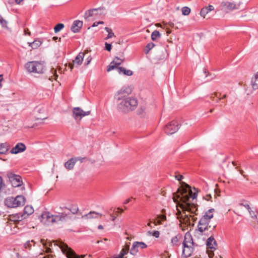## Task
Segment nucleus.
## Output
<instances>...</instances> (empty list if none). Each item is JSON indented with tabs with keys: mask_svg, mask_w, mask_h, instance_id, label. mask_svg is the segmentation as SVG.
<instances>
[{
	"mask_svg": "<svg viewBox=\"0 0 258 258\" xmlns=\"http://www.w3.org/2000/svg\"><path fill=\"white\" fill-rule=\"evenodd\" d=\"M84 56V52H80L76 57L75 59L73 60V63H70L69 64L71 69L72 70L74 66L75 65H77V67L80 66L82 63Z\"/></svg>",
	"mask_w": 258,
	"mask_h": 258,
	"instance_id": "nucleus-12",
	"label": "nucleus"
},
{
	"mask_svg": "<svg viewBox=\"0 0 258 258\" xmlns=\"http://www.w3.org/2000/svg\"><path fill=\"white\" fill-rule=\"evenodd\" d=\"M24 0H15V3L19 5V4H20L21 2L23 1Z\"/></svg>",
	"mask_w": 258,
	"mask_h": 258,
	"instance_id": "nucleus-60",
	"label": "nucleus"
},
{
	"mask_svg": "<svg viewBox=\"0 0 258 258\" xmlns=\"http://www.w3.org/2000/svg\"><path fill=\"white\" fill-rule=\"evenodd\" d=\"M154 46L155 44L152 42L148 43L145 49V53H148L149 52V51L154 47Z\"/></svg>",
	"mask_w": 258,
	"mask_h": 258,
	"instance_id": "nucleus-41",
	"label": "nucleus"
},
{
	"mask_svg": "<svg viewBox=\"0 0 258 258\" xmlns=\"http://www.w3.org/2000/svg\"><path fill=\"white\" fill-rule=\"evenodd\" d=\"M206 8L209 10V12L214 10V7L212 5H209L208 7H206Z\"/></svg>",
	"mask_w": 258,
	"mask_h": 258,
	"instance_id": "nucleus-54",
	"label": "nucleus"
},
{
	"mask_svg": "<svg viewBox=\"0 0 258 258\" xmlns=\"http://www.w3.org/2000/svg\"><path fill=\"white\" fill-rule=\"evenodd\" d=\"M195 246L188 245V247L183 246L182 255L185 257H188L191 255V253L194 250Z\"/></svg>",
	"mask_w": 258,
	"mask_h": 258,
	"instance_id": "nucleus-23",
	"label": "nucleus"
},
{
	"mask_svg": "<svg viewBox=\"0 0 258 258\" xmlns=\"http://www.w3.org/2000/svg\"><path fill=\"white\" fill-rule=\"evenodd\" d=\"M122 62V59H120L117 57H115L114 59V60L108 66L107 71L110 72L111 70L114 69L115 68L117 70V68H118L117 66L121 64Z\"/></svg>",
	"mask_w": 258,
	"mask_h": 258,
	"instance_id": "nucleus-16",
	"label": "nucleus"
},
{
	"mask_svg": "<svg viewBox=\"0 0 258 258\" xmlns=\"http://www.w3.org/2000/svg\"><path fill=\"white\" fill-rule=\"evenodd\" d=\"M175 178L178 181H181V179L183 178V176L180 174H178L175 175Z\"/></svg>",
	"mask_w": 258,
	"mask_h": 258,
	"instance_id": "nucleus-51",
	"label": "nucleus"
},
{
	"mask_svg": "<svg viewBox=\"0 0 258 258\" xmlns=\"http://www.w3.org/2000/svg\"><path fill=\"white\" fill-rule=\"evenodd\" d=\"M67 216V214L64 213H58L57 215H53V223L64 220Z\"/></svg>",
	"mask_w": 258,
	"mask_h": 258,
	"instance_id": "nucleus-24",
	"label": "nucleus"
},
{
	"mask_svg": "<svg viewBox=\"0 0 258 258\" xmlns=\"http://www.w3.org/2000/svg\"><path fill=\"white\" fill-rule=\"evenodd\" d=\"M135 243H136L137 246H138V248H140L141 249H145L147 247V245L143 242L136 241Z\"/></svg>",
	"mask_w": 258,
	"mask_h": 258,
	"instance_id": "nucleus-42",
	"label": "nucleus"
},
{
	"mask_svg": "<svg viewBox=\"0 0 258 258\" xmlns=\"http://www.w3.org/2000/svg\"><path fill=\"white\" fill-rule=\"evenodd\" d=\"M57 245L60 247L62 252L66 254L68 258H83L85 255H78L69 247L67 244L62 241H59Z\"/></svg>",
	"mask_w": 258,
	"mask_h": 258,
	"instance_id": "nucleus-5",
	"label": "nucleus"
},
{
	"mask_svg": "<svg viewBox=\"0 0 258 258\" xmlns=\"http://www.w3.org/2000/svg\"><path fill=\"white\" fill-rule=\"evenodd\" d=\"M207 246L208 248L215 250L217 248V244L216 241L213 236H210L207 240Z\"/></svg>",
	"mask_w": 258,
	"mask_h": 258,
	"instance_id": "nucleus-20",
	"label": "nucleus"
},
{
	"mask_svg": "<svg viewBox=\"0 0 258 258\" xmlns=\"http://www.w3.org/2000/svg\"><path fill=\"white\" fill-rule=\"evenodd\" d=\"M69 210L73 214H76L78 211V208H75L72 209H69Z\"/></svg>",
	"mask_w": 258,
	"mask_h": 258,
	"instance_id": "nucleus-50",
	"label": "nucleus"
},
{
	"mask_svg": "<svg viewBox=\"0 0 258 258\" xmlns=\"http://www.w3.org/2000/svg\"><path fill=\"white\" fill-rule=\"evenodd\" d=\"M58 39V37H53L52 39L54 40V41H56V40H57Z\"/></svg>",
	"mask_w": 258,
	"mask_h": 258,
	"instance_id": "nucleus-64",
	"label": "nucleus"
},
{
	"mask_svg": "<svg viewBox=\"0 0 258 258\" xmlns=\"http://www.w3.org/2000/svg\"><path fill=\"white\" fill-rule=\"evenodd\" d=\"M131 201V199H126L123 203L124 204H128Z\"/></svg>",
	"mask_w": 258,
	"mask_h": 258,
	"instance_id": "nucleus-58",
	"label": "nucleus"
},
{
	"mask_svg": "<svg viewBox=\"0 0 258 258\" xmlns=\"http://www.w3.org/2000/svg\"><path fill=\"white\" fill-rule=\"evenodd\" d=\"M42 43V41L40 39H35L32 42H28L29 46H30L32 49H37L39 47Z\"/></svg>",
	"mask_w": 258,
	"mask_h": 258,
	"instance_id": "nucleus-29",
	"label": "nucleus"
},
{
	"mask_svg": "<svg viewBox=\"0 0 258 258\" xmlns=\"http://www.w3.org/2000/svg\"><path fill=\"white\" fill-rule=\"evenodd\" d=\"M92 60V57L91 56H89L86 59V62H85V66H88Z\"/></svg>",
	"mask_w": 258,
	"mask_h": 258,
	"instance_id": "nucleus-49",
	"label": "nucleus"
},
{
	"mask_svg": "<svg viewBox=\"0 0 258 258\" xmlns=\"http://www.w3.org/2000/svg\"><path fill=\"white\" fill-rule=\"evenodd\" d=\"M40 221L44 224L49 225L53 223V215L48 212H44L39 218Z\"/></svg>",
	"mask_w": 258,
	"mask_h": 258,
	"instance_id": "nucleus-9",
	"label": "nucleus"
},
{
	"mask_svg": "<svg viewBox=\"0 0 258 258\" xmlns=\"http://www.w3.org/2000/svg\"><path fill=\"white\" fill-rule=\"evenodd\" d=\"M158 218L160 219L163 223L164 221L166 220V216L164 214L159 215L157 217Z\"/></svg>",
	"mask_w": 258,
	"mask_h": 258,
	"instance_id": "nucleus-46",
	"label": "nucleus"
},
{
	"mask_svg": "<svg viewBox=\"0 0 258 258\" xmlns=\"http://www.w3.org/2000/svg\"><path fill=\"white\" fill-rule=\"evenodd\" d=\"M214 211V209H209L205 212L200 220L210 223L211 219L213 217V212Z\"/></svg>",
	"mask_w": 258,
	"mask_h": 258,
	"instance_id": "nucleus-19",
	"label": "nucleus"
},
{
	"mask_svg": "<svg viewBox=\"0 0 258 258\" xmlns=\"http://www.w3.org/2000/svg\"><path fill=\"white\" fill-rule=\"evenodd\" d=\"M10 148V145L7 143L0 144V154L7 153Z\"/></svg>",
	"mask_w": 258,
	"mask_h": 258,
	"instance_id": "nucleus-30",
	"label": "nucleus"
},
{
	"mask_svg": "<svg viewBox=\"0 0 258 258\" xmlns=\"http://www.w3.org/2000/svg\"><path fill=\"white\" fill-rule=\"evenodd\" d=\"M26 149L25 145L22 143H18L14 147H13L10 152L13 154H17L25 151Z\"/></svg>",
	"mask_w": 258,
	"mask_h": 258,
	"instance_id": "nucleus-13",
	"label": "nucleus"
},
{
	"mask_svg": "<svg viewBox=\"0 0 258 258\" xmlns=\"http://www.w3.org/2000/svg\"><path fill=\"white\" fill-rule=\"evenodd\" d=\"M117 109L123 113H127L134 110L138 104L136 99L127 97L123 95V91L120 90L117 95Z\"/></svg>",
	"mask_w": 258,
	"mask_h": 258,
	"instance_id": "nucleus-2",
	"label": "nucleus"
},
{
	"mask_svg": "<svg viewBox=\"0 0 258 258\" xmlns=\"http://www.w3.org/2000/svg\"><path fill=\"white\" fill-rule=\"evenodd\" d=\"M153 223V221H150V222L147 224V225L149 227H150L151 228H153L154 227L152 226L151 225V223Z\"/></svg>",
	"mask_w": 258,
	"mask_h": 258,
	"instance_id": "nucleus-59",
	"label": "nucleus"
},
{
	"mask_svg": "<svg viewBox=\"0 0 258 258\" xmlns=\"http://www.w3.org/2000/svg\"><path fill=\"white\" fill-rule=\"evenodd\" d=\"M3 80V75H0V88H1L2 87V84L1 82Z\"/></svg>",
	"mask_w": 258,
	"mask_h": 258,
	"instance_id": "nucleus-56",
	"label": "nucleus"
},
{
	"mask_svg": "<svg viewBox=\"0 0 258 258\" xmlns=\"http://www.w3.org/2000/svg\"><path fill=\"white\" fill-rule=\"evenodd\" d=\"M26 69L30 73L43 74L46 70L44 62L41 61H29L25 64Z\"/></svg>",
	"mask_w": 258,
	"mask_h": 258,
	"instance_id": "nucleus-3",
	"label": "nucleus"
},
{
	"mask_svg": "<svg viewBox=\"0 0 258 258\" xmlns=\"http://www.w3.org/2000/svg\"><path fill=\"white\" fill-rule=\"evenodd\" d=\"M182 245L185 247H188V245L195 246V244L193 241L192 236L188 232H186L184 235V240L182 242Z\"/></svg>",
	"mask_w": 258,
	"mask_h": 258,
	"instance_id": "nucleus-15",
	"label": "nucleus"
},
{
	"mask_svg": "<svg viewBox=\"0 0 258 258\" xmlns=\"http://www.w3.org/2000/svg\"><path fill=\"white\" fill-rule=\"evenodd\" d=\"M104 29L106 31V32H108L107 36L105 38V39L111 38L114 36V33L112 32V30L110 28L108 27H105Z\"/></svg>",
	"mask_w": 258,
	"mask_h": 258,
	"instance_id": "nucleus-37",
	"label": "nucleus"
},
{
	"mask_svg": "<svg viewBox=\"0 0 258 258\" xmlns=\"http://www.w3.org/2000/svg\"><path fill=\"white\" fill-rule=\"evenodd\" d=\"M130 245H126L124 248L122 249L120 253L117 256L113 257V258H126V257H124V256L128 253Z\"/></svg>",
	"mask_w": 258,
	"mask_h": 258,
	"instance_id": "nucleus-27",
	"label": "nucleus"
},
{
	"mask_svg": "<svg viewBox=\"0 0 258 258\" xmlns=\"http://www.w3.org/2000/svg\"><path fill=\"white\" fill-rule=\"evenodd\" d=\"M161 36V34L157 30L154 31L151 34V39L153 41H155L158 38Z\"/></svg>",
	"mask_w": 258,
	"mask_h": 258,
	"instance_id": "nucleus-35",
	"label": "nucleus"
},
{
	"mask_svg": "<svg viewBox=\"0 0 258 258\" xmlns=\"http://www.w3.org/2000/svg\"><path fill=\"white\" fill-rule=\"evenodd\" d=\"M179 128V124L177 121L173 120L166 125L164 131L167 135H172L176 133Z\"/></svg>",
	"mask_w": 258,
	"mask_h": 258,
	"instance_id": "nucleus-7",
	"label": "nucleus"
},
{
	"mask_svg": "<svg viewBox=\"0 0 258 258\" xmlns=\"http://www.w3.org/2000/svg\"><path fill=\"white\" fill-rule=\"evenodd\" d=\"M98 228L99 229H103V227L102 225H99L98 226Z\"/></svg>",
	"mask_w": 258,
	"mask_h": 258,
	"instance_id": "nucleus-63",
	"label": "nucleus"
},
{
	"mask_svg": "<svg viewBox=\"0 0 258 258\" xmlns=\"http://www.w3.org/2000/svg\"><path fill=\"white\" fill-rule=\"evenodd\" d=\"M25 203V198L23 196H17L16 197H8L5 200V204L8 208H14L23 206Z\"/></svg>",
	"mask_w": 258,
	"mask_h": 258,
	"instance_id": "nucleus-4",
	"label": "nucleus"
},
{
	"mask_svg": "<svg viewBox=\"0 0 258 258\" xmlns=\"http://www.w3.org/2000/svg\"><path fill=\"white\" fill-rule=\"evenodd\" d=\"M251 83L254 89H258V72L252 78Z\"/></svg>",
	"mask_w": 258,
	"mask_h": 258,
	"instance_id": "nucleus-31",
	"label": "nucleus"
},
{
	"mask_svg": "<svg viewBox=\"0 0 258 258\" xmlns=\"http://www.w3.org/2000/svg\"><path fill=\"white\" fill-rule=\"evenodd\" d=\"M109 215H110V216L111 217V220L112 221H114L115 219H116V216H114L111 213H109Z\"/></svg>",
	"mask_w": 258,
	"mask_h": 258,
	"instance_id": "nucleus-55",
	"label": "nucleus"
},
{
	"mask_svg": "<svg viewBox=\"0 0 258 258\" xmlns=\"http://www.w3.org/2000/svg\"><path fill=\"white\" fill-rule=\"evenodd\" d=\"M209 12V10L206 7L202 9L200 12V15L202 17L205 18V16Z\"/></svg>",
	"mask_w": 258,
	"mask_h": 258,
	"instance_id": "nucleus-43",
	"label": "nucleus"
},
{
	"mask_svg": "<svg viewBox=\"0 0 258 258\" xmlns=\"http://www.w3.org/2000/svg\"><path fill=\"white\" fill-rule=\"evenodd\" d=\"M64 27V25L62 23L57 24L54 28V30L55 33H57L62 29Z\"/></svg>",
	"mask_w": 258,
	"mask_h": 258,
	"instance_id": "nucleus-38",
	"label": "nucleus"
},
{
	"mask_svg": "<svg viewBox=\"0 0 258 258\" xmlns=\"http://www.w3.org/2000/svg\"><path fill=\"white\" fill-rule=\"evenodd\" d=\"M181 11L183 15L187 16L190 12V9L187 7H184L182 8Z\"/></svg>",
	"mask_w": 258,
	"mask_h": 258,
	"instance_id": "nucleus-39",
	"label": "nucleus"
},
{
	"mask_svg": "<svg viewBox=\"0 0 258 258\" xmlns=\"http://www.w3.org/2000/svg\"><path fill=\"white\" fill-rule=\"evenodd\" d=\"M153 223L154 225H162L163 224V223L157 217L153 220Z\"/></svg>",
	"mask_w": 258,
	"mask_h": 258,
	"instance_id": "nucleus-45",
	"label": "nucleus"
},
{
	"mask_svg": "<svg viewBox=\"0 0 258 258\" xmlns=\"http://www.w3.org/2000/svg\"><path fill=\"white\" fill-rule=\"evenodd\" d=\"M98 25V22H96L93 24V25H92V27H94L97 26Z\"/></svg>",
	"mask_w": 258,
	"mask_h": 258,
	"instance_id": "nucleus-61",
	"label": "nucleus"
},
{
	"mask_svg": "<svg viewBox=\"0 0 258 258\" xmlns=\"http://www.w3.org/2000/svg\"><path fill=\"white\" fill-rule=\"evenodd\" d=\"M78 159H80V158H72L69 159L64 164L65 168L68 170H72L74 168Z\"/></svg>",
	"mask_w": 258,
	"mask_h": 258,
	"instance_id": "nucleus-22",
	"label": "nucleus"
},
{
	"mask_svg": "<svg viewBox=\"0 0 258 258\" xmlns=\"http://www.w3.org/2000/svg\"><path fill=\"white\" fill-rule=\"evenodd\" d=\"M24 33H25V35H28L29 36L31 35V32L29 31L28 29H24Z\"/></svg>",
	"mask_w": 258,
	"mask_h": 258,
	"instance_id": "nucleus-52",
	"label": "nucleus"
},
{
	"mask_svg": "<svg viewBox=\"0 0 258 258\" xmlns=\"http://www.w3.org/2000/svg\"><path fill=\"white\" fill-rule=\"evenodd\" d=\"M181 202L177 204V215H181V211L178 208L182 211L184 214H185L186 212H188L190 213H194L196 215L197 214L196 212L198 210V205L195 204L194 202H191L190 199L191 198L192 201H194L197 198V194L196 193H192L191 191L188 194H186V190L185 189L181 193ZM185 216L188 219V215L185 214Z\"/></svg>",
	"mask_w": 258,
	"mask_h": 258,
	"instance_id": "nucleus-1",
	"label": "nucleus"
},
{
	"mask_svg": "<svg viewBox=\"0 0 258 258\" xmlns=\"http://www.w3.org/2000/svg\"><path fill=\"white\" fill-rule=\"evenodd\" d=\"M34 212V209L31 206L27 205L25 207L22 215H25V219H26L30 215Z\"/></svg>",
	"mask_w": 258,
	"mask_h": 258,
	"instance_id": "nucleus-25",
	"label": "nucleus"
},
{
	"mask_svg": "<svg viewBox=\"0 0 258 258\" xmlns=\"http://www.w3.org/2000/svg\"><path fill=\"white\" fill-rule=\"evenodd\" d=\"M51 72L53 76H50L49 79L51 81H52L53 80H56V78L58 77V76L56 74V70H55L54 69H52L51 70Z\"/></svg>",
	"mask_w": 258,
	"mask_h": 258,
	"instance_id": "nucleus-40",
	"label": "nucleus"
},
{
	"mask_svg": "<svg viewBox=\"0 0 258 258\" xmlns=\"http://www.w3.org/2000/svg\"><path fill=\"white\" fill-rule=\"evenodd\" d=\"M7 176L13 187L21 186L23 184L22 177L12 172H8Z\"/></svg>",
	"mask_w": 258,
	"mask_h": 258,
	"instance_id": "nucleus-6",
	"label": "nucleus"
},
{
	"mask_svg": "<svg viewBox=\"0 0 258 258\" xmlns=\"http://www.w3.org/2000/svg\"><path fill=\"white\" fill-rule=\"evenodd\" d=\"M250 215L251 216V217L253 219H257V216L256 214H255L254 212L251 209L250 210V211H248Z\"/></svg>",
	"mask_w": 258,
	"mask_h": 258,
	"instance_id": "nucleus-47",
	"label": "nucleus"
},
{
	"mask_svg": "<svg viewBox=\"0 0 258 258\" xmlns=\"http://www.w3.org/2000/svg\"><path fill=\"white\" fill-rule=\"evenodd\" d=\"M0 25H1L2 28L10 30V28L8 26V21L3 18V17L0 15Z\"/></svg>",
	"mask_w": 258,
	"mask_h": 258,
	"instance_id": "nucleus-33",
	"label": "nucleus"
},
{
	"mask_svg": "<svg viewBox=\"0 0 258 258\" xmlns=\"http://www.w3.org/2000/svg\"><path fill=\"white\" fill-rule=\"evenodd\" d=\"M211 228V225H209V222L200 220L198 225V229L201 234H203L206 231H212Z\"/></svg>",
	"mask_w": 258,
	"mask_h": 258,
	"instance_id": "nucleus-10",
	"label": "nucleus"
},
{
	"mask_svg": "<svg viewBox=\"0 0 258 258\" xmlns=\"http://www.w3.org/2000/svg\"><path fill=\"white\" fill-rule=\"evenodd\" d=\"M97 216H102V214L95 211H91L88 214L83 216L82 217L86 219L97 218Z\"/></svg>",
	"mask_w": 258,
	"mask_h": 258,
	"instance_id": "nucleus-26",
	"label": "nucleus"
},
{
	"mask_svg": "<svg viewBox=\"0 0 258 258\" xmlns=\"http://www.w3.org/2000/svg\"><path fill=\"white\" fill-rule=\"evenodd\" d=\"M35 242L33 240H28L24 243L22 248L23 250L28 252L31 250L33 246H35Z\"/></svg>",
	"mask_w": 258,
	"mask_h": 258,
	"instance_id": "nucleus-21",
	"label": "nucleus"
},
{
	"mask_svg": "<svg viewBox=\"0 0 258 258\" xmlns=\"http://www.w3.org/2000/svg\"><path fill=\"white\" fill-rule=\"evenodd\" d=\"M25 215H22V213H16L9 215L8 219L15 223H18L25 219Z\"/></svg>",
	"mask_w": 258,
	"mask_h": 258,
	"instance_id": "nucleus-14",
	"label": "nucleus"
},
{
	"mask_svg": "<svg viewBox=\"0 0 258 258\" xmlns=\"http://www.w3.org/2000/svg\"><path fill=\"white\" fill-rule=\"evenodd\" d=\"M90 113V111H84L81 108L74 107L73 110V117L76 120H81V119Z\"/></svg>",
	"mask_w": 258,
	"mask_h": 258,
	"instance_id": "nucleus-8",
	"label": "nucleus"
},
{
	"mask_svg": "<svg viewBox=\"0 0 258 258\" xmlns=\"http://www.w3.org/2000/svg\"><path fill=\"white\" fill-rule=\"evenodd\" d=\"M241 205H242L243 207H244L246 209H247L248 211H250V210H251L248 204H241Z\"/></svg>",
	"mask_w": 258,
	"mask_h": 258,
	"instance_id": "nucleus-53",
	"label": "nucleus"
},
{
	"mask_svg": "<svg viewBox=\"0 0 258 258\" xmlns=\"http://www.w3.org/2000/svg\"><path fill=\"white\" fill-rule=\"evenodd\" d=\"M139 248L138 246H137L136 243L134 242L133 243L132 247L130 250V253L133 255H135L137 254V252L139 251Z\"/></svg>",
	"mask_w": 258,
	"mask_h": 258,
	"instance_id": "nucleus-34",
	"label": "nucleus"
},
{
	"mask_svg": "<svg viewBox=\"0 0 258 258\" xmlns=\"http://www.w3.org/2000/svg\"><path fill=\"white\" fill-rule=\"evenodd\" d=\"M117 209H118V210H120V212L117 211V212H116V214H119H119H120V213H121L123 212V209H120V208H117Z\"/></svg>",
	"mask_w": 258,
	"mask_h": 258,
	"instance_id": "nucleus-57",
	"label": "nucleus"
},
{
	"mask_svg": "<svg viewBox=\"0 0 258 258\" xmlns=\"http://www.w3.org/2000/svg\"><path fill=\"white\" fill-rule=\"evenodd\" d=\"M148 234L150 235H152L156 238H158L160 235V232L158 231H148Z\"/></svg>",
	"mask_w": 258,
	"mask_h": 258,
	"instance_id": "nucleus-44",
	"label": "nucleus"
},
{
	"mask_svg": "<svg viewBox=\"0 0 258 258\" xmlns=\"http://www.w3.org/2000/svg\"><path fill=\"white\" fill-rule=\"evenodd\" d=\"M221 6L222 9L226 12L238 9L239 7V5L229 2H223L221 3Z\"/></svg>",
	"mask_w": 258,
	"mask_h": 258,
	"instance_id": "nucleus-11",
	"label": "nucleus"
},
{
	"mask_svg": "<svg viewBox=\"0 0 258 258\" xmlns=\"http://www.w3.org/2000/svg\"><path fill=\"white\" fill-rule=\"evenodd\" d=\"M238 171H239L240 173L244 177H245V175L243 174L244 171L242 170L239 169Z\"/></svg>",
	"mask_w": 258,
	"mask_h": 258,
	"instance_id": "nucleus-62",
	"label": "nucleus"
},
{
	"mask_svg": "<svg viewBox=\"0 0 258 258\" xmlns=\"http://www.w3.org/2000/svg\"><path fill=\"white\" fill-rule=\"evenodd\" d=\"M117 71L119 74H123L128 76L133 75V72L132 71L126 70L123 67L117 68Z\"/></svg>",
	"mask_w": 258,
	"mask_h": 258,
	"instance_id": "nucleus-28",
	"label": "nucleus"
},
{
	"mask_svg": "<svg viewBox=\"0 0 258 258\" xmlns=\"http://www.w3.org/2000/svg\"><path fill=\"white\" fill-rule=\"evenodd\" d=\"M105 49L108 51H110L112 47V45L110 43H108L107 42H105Z\"/></svg>",
	"mask_w": 258,
	"mask_h": 258,
	"instance_id": "nucleus-48",
	"label": "nucleus"
},
{
	"mask_svg": "<svg viewBox=\"0 0 258 258\" xmlns=\"http://www.w3.org/2000/svg\"><path fill=\"white\" fill-rule=\"evenodd\" d=\"M40 242L43 245V246L45 247V251L47 253H50V252H51V251H52L51 249L50 248V247L47 246V243L46 242H45L44 239H41L40 240Z\"/></svg>",
	"mask_w": 258,
	"mask_h": 258,
	"instance_id": "nucleus-36",
	"label": "nucleus"
},
{
	"mask_svg": "<svg viewBox=\"0 0 258 258\" xmlns=\"http://www.w3.org/2000/svg\"><path fill=\"white\" fill-rule=\"evenodd\" d=\"M181 238V235L178 234L172 237L171 240V244L172 246H177L178 245L179 240Z\"/></svg>",
	"mask_w": 258,
	"mask_h": 258,
	"instance_id": "nucleus-32",
	"label": "nucleus"
},
{
	"mask_svg": "<svg viewBox=\"0 0 258 258\" xmlns=\"http://www.w3.org/2000/svg\"><path fill=\"white\" fill-rule=\"evenodd\" d=\"M99 11H101V9H93L86 11L84 16L85 19L87 21L90 20L91 17H95L98 15V12Z\"/></svg>",
	"mask_w": 258,
	"mask_h": 258,
	"instance_id": "nucleus-17",
	"label": "nucleus"
},
{
	"mask_svg": "<svg viewBox=\"0 0 258 258\" xmlns=\"http://www.w3.org/2000/svg\"><path fill=\"white\" fill-rule=\"evenodd\" d=\"M83 26V22L80 20H75L74 21L72 26L71 30L74 33H78Z\"/></svg>",
	"mask_w": 258,
	"mask_h": 258,
	"instance_id": "nucleus-18",
	"label": "nucleus"
}]
</instances>
